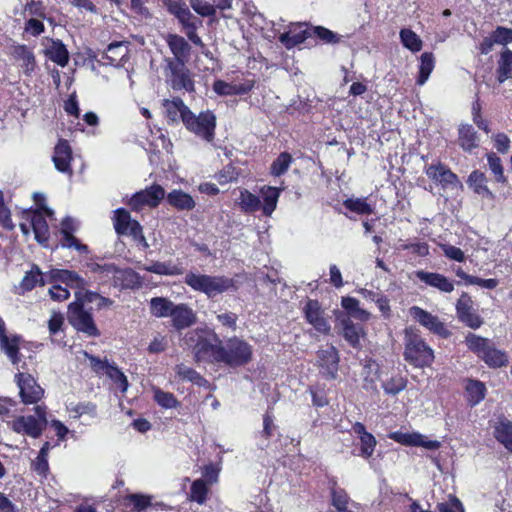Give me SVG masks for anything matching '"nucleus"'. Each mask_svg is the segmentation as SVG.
<instances>
[{
    "mask_svg": "<svg viewBox=\"0 0 512 512\" xmlns=\"http://www.w3.org/2000/svg\"><path fill=\"white\" fill-rule=\"evenodd\" d=\"M339 362V352L333 345L327 349L318 351V365L321 369V374L326 379L337 378Z\"/></svg>",
    "mask_w": 512,
    "mask_h": 512,
    "instance_id": "obj_19",
    "label": "nucleus"
},
{
    "mask_svg": "<svg viewBox=\"0 0 512 512\" xmlns=\"http://www.w3.org/2000/svg\"><path fill=\"white\" fill-rule=\"evenodd\" d=\"M61 236V241L55 246V248H58L59 246L62 248H73L82 254H87L89 252L88 246L81 243V241L76 238L73 233L65 232L61 234Z\"/></svg>",
    "mask_w": 512,
    "mask_h": 512,
    "instance_id": "obj_58",
    "label": "nucleus"
},
{
    "mask_svg": "<svg viewBox=\"0 0 512 512\" xmlns=\"http://www.w3.org/2000/svg\"><path fill=\"white\" fill-rule=\"evenodd\" d=\"M388 438L409 447H423L428 450H438L441 447L440 441L427 439L419 432L394 431L388 434Z\"/></svg>",
    "mask_w": 512,
    "mask_h": 512,
    "instance_id": "obj_17",
    "label": "nucleus"
},
{
    "mask_svg": "<svg viewBox=\"0 0 512 512\" xmlns=\"http://www.w3.org/2000/svg\"><path fill=\"white\" fill-rule=\"evenodd\" d=\"M209 491L210 485H208L203 479H196L191 484L188 499L191 502L203 505L208 499Z\"/></svg>",
    "mask_w": 512,
    "mask_h": 512,
    "instance_id": "obj_48",
    "label": "nucleus"
},
{
    "mask_svg": "<svg viewBox=\"0 0 512 512\" xmlns=\"http://www.w3.org/2000/svg\"><path fill=\"white\" fill-rule=\"evenodd\" d=\"M293 162V157L289 152H281L270 166V174L279 177L287 172Z\"/></svg>",
    "mask_w": 512,
    "mask_h": 512,
    "instance_id": "obj_57",
    "label": "nucleus"
},
{
    "mask_svg": "<svg viewBox=\"0 0 512 512\" xmlns=\"http://www.w3.org/2000/svg\"><path fill=\"white\" fill-rule=\"evenodd\" d=\"M435 67V57L432 52H424L420 56V64L416 83L424 85Z\"/></svg>",
    "mask_w": 512,
    "mask_h": 512,
    "instance_id": "obj_46",
    "label": "nucleus"
},
{
    "mask_svg": "<svg viewBox=\"0 0 512 512\" xmlns=\"http://www.w3.org/2000/svg\"><path fill=\"white\" fill-rule=\"evenodd\" d=\"M400 42L412 53L420 52L423 48V41L418 34L410 28H402L399 32Z\"/></svg>",
    "mask_w": 512,
    "mask_h": 512,
    "instance_id": "obj_44",
    "label": "nucleus"
},
{
    "mask_svg": "<svg viewBox=\"0 0 512 512\" xmlns=\"http://www.w3.org/2000/svg\"><path fill=\"white\" fill-rule=\"evenodd\" d=\"M45 54L52 62L61 67H65L69 62V52L61 40H53Z\"/></svg>",
    "mask_w": 512,
    "mask_h": 512,
    "instance_id": "obj_43",
    "label": "nucleus"
},
{
    "mask_svg": "<svg viewBox=\"0 0 512 512\" xmlns=\"http://www.w3.org/2000/svg\"><path fill=\"white\" fill-rule=\"evenodd\" d=\"M184 283L196 292L205 294L209 299L228 291L236 292L239 287L237 282L225 275H208L188 272L184 277Z\"/></svg>",
    "mask_w": 512,
    "mask_h": 512,
    "instance_id": "obj_3",
    "label": "nucleus"
},
{
    "mask_svg": "<svg viewBox=\"0 0 512 512\" xmlns=\"http://www.w3.org/2000/svg\"><path fill=\"white\" fill-rule=\"evenodd\" d=\"M27 219L30 220L35 240L44 248L49 247L50 231L44 214L40 209L27 210Z\"/></svg>",
    "mask_w": 512,
    "mask_h": 512,
    "instance_id": "obj_21",
    "label": "nucleus"
},
{
    "mask_svg": "<svg viewBox=\"0 0 512 512\" xmlns=\"http://www.w3.org/2000/svg\"><path fill=\"white\" fill-rule=\"evenodd\" d=\"M190 6L202 17H213L216 14V7L203 0H190Z\"/></svg>",
    "mask_w": 512,
    "mask_h": 512,
    "instance_id": "obj_63",
    "label": "nucleus"
},
{
    "mask_svg": "<svg viewBox=\"0 0 512 512\" xmlns=\"http://www.w3.org/2000/svg\"><path fill=\"white\" fill-rule=\"evenodd\" d=\"M303 312L306 321L311 324L316 331L323 335L330 333L331 326L324 317V312L318 300L309 299L303 308Z\"/></svg>",
    "mask_w": 512,
    "mask_h": 512,
    "instance_id": "obj_18",
    "label": "nucleus"
},
{
    "mask_svg": "<svg viewBox=\"0 0 512 512\" xmlns=\"http://www.w3.org/2000/svg\"><path fill=\"white\" fill-rule=\"evenodd\" d=\"M14 381L19 389V397L24 405H40L45 390L38 383L36 378L28 372H18L14 376Z\"/></svg>",
    "mask_w": 512,
    "mask_h": 512,
    "instance_id": "obj_11",
    "label": "nucleus"
},
{
    "mask_svg": "<svg viewBox=\"0 0 512 512\" xmlns=\"http://www.w3.org/2000/svg\"><path fill=\"white\" fill-rule=\"evenodd\" d=\"M330 496H331V505L336 508V510H344L347 508L350 502V497L344 488H341L337 485L336 482H333L330 487Z\"/></svg>",
    "mask_w": 512,
    "mask_h": 512,
    "instance_id": "obj_56",
    "label": "nucleus"
},
{
    "mask_svg": "<svg viewBox=\"0 0 512 512\" xmlns=\"http://www.w3.org/2000/svg\"><path fill=\"white\" fill-rule=\"evenodd\" d=\"M127 47L123 42H112L108 45L107 50L103 53V64L111 66H119L127 55Z\"/></svg>",
    "mask_w": 512,
    "mask_h": 512,
    "instance_id": "obj_38",
    "label": "nucleus"
},
{
    "mask_svg": "<svg viewBox=\"0 0 512 512\" xmlns=\"http://www.w3.org/2000/svg\"><path fill=\"white\" fill-rule=\"evenodd\" d=\"M167 69L169 70L167 82L174 91L185 90L188 93L195 92L193 74L187 68L186 63L167 61Z\"/></svg>",
    "mask_w": 512,
    "mask_h": 512,
    "instance_id": "obj_14",
    "label": "nucleus"
},
{
    "mask_svg": "<svg viewBox=\"0 0 512 512\" xmlns=\"http://www.w3.org/2000/svg\"><path fill=\"white\" fill-rule=\"evenodd\" d=\"M407 384L408 379L398 373L383 381L382 388L386 394L396 396L401 391L406 389Z\"/></svg>",
    "mask_w": 512,
    "mask_h": 512,
    "instance_id": "obj_53",
    "label": "nucleus"
},
{
    "mask_svg": "<svg viewBox=\"0 0 512 512\" xmlns=\"http://www.w3.org/2000/svg\"><path fill=\"white\" fill-rule=\"evenodd\" d=\"M352 429L359 438V456L364 459H369L373 456L377 440L375 436L366 430V427L361 422L353 424Z\"/></svg>",
    "mask_w": 512,
    "mask_h": 512,
    "instance_id": "obj_27",
    "label": "nucleus"
},
{
    "mask_svg": "<svg viewBox=\"0 0 512 512\" xmlns=\"http://www.w3.org/2000/svg\"><path fill=\"white\" fill-rule=\"evenodd\" d=\"M140 269L164 276H177L183 273V268L178 264H173L171 261H154L150 265H143Z\"/></svg>",
    "mask_w": 512,
    "mask_h": 512,
    "instance_id": "obj_41",
    "label": "nucleus"
},
{
    "mask_svg": "<svg viewBox=\"0 0 512 512\" xmlns=\"http://www.w3.org/2000/svg\"><path fill=\"white\" fill-rule=\"evenodd\" d=\"M240 172L238 168L232 164L224 166L216 175L215 178L220 185H225L238 180Z\"/></svg>",
    "mask_w": 512,
    "mask_h": 512,
    "instance_id": "obj_59",
    "label": "nucleus"
},
{
    "mask_svg": "<svg viewBox=\"0 0 512 512\" xmlns=\"http://www.w3.org/2000/svg\"><path fill=\"white\" fill-rule=\"evenodd\" d=\"M62 283L71 288L84 289L87 285L85 279H83L77 272L73 270L64 269L62 276Z\"/></svg>",
    "mask_w": 512,
    "mask_h": 512,
    "instance_id": "obj_60",
    "label": "nucleus"
},
{
    "mask_svg": "<svg viewBox=\"0 0 512 512\" xmlns=\"http://www.w3.org/2000/svg\"><path fill=\"white\" fill-rule=\"evenodd\" d=\"M415 277L426 286L437 289L442 293H452L454 291V282L447 276L438 272H428L425 270H417L414 272Z\"/></svg>",
    "mask_w": 512,
    "mask_h": 512,
    "instance_id": "obj_22",
    "label": "nucleus"
},
{
    "mask_svg": "<svg viewBox=\"0 0 512 512\" xmlns=\"http://www.w3.org/2000/svg\"><path fill=\"white\" fill-rule=\"evenodd\" d=\"M67 320L77 332L83 333L88 337H99L101 334L92 313L85 309L79 298L69 303L67 307Z\"/></svg>",
    "mask_w": 512,
    "mask_h": 512,
    "instance_id": "obj_8",
    "label": "nucleus"
},
{
    "mask_svg": "<svg viewBox=\"0 0 512 512\" xmlns=\"http://www.w3.org/2000/svg\"><path fill=\"white\" fill-rule=\"evenodd\" d=\"M464 389L466 392L467 402L471 407L476 406L483 401L487 394L485 383L473 378H467L465 380Z\"/></svg>",
    "mask_w": 512,
    "mask_h": 512,
    "instance_id": "obj_35",
    "label": "nucleus"
},
{
    "mask_svg": "<svg viewBox=\"0 0 512 512\" xmlns=\"http://www.w3.org/2000/svg\"><path fill=\"white\" fill-rule=\"evenodd\" d=\"M11 54L16 60L23 62V67H25L26 72L34 70L36 66L35 55L26 45H14Z\"/></svg>",
    "mask_w": 512,
    "mask_h": 512,
    "instance_id": "obj_49",
    "label": "nucleus"
},
{
    "mask_svg": "<svg viewBox=\"0 0 512 512\" xmlns=\"http://www.w3.org/2000/svg\"><path fill=\"white\" fill-rule=\"evenodd\" d=\"M114 287L120 289H138L142 286V278L131 268H119L115 265L112 276L110 278Z\"/></svg>",
    "mask_w": 512,
    "mask_h": 512,
    "instance_id": "obj_24",
    "label": "nucleus"
},
{
    "mask_svg": "<svg viewBox=\"0 0 512 512\" xmlns=\"http://www.w3.org/2000/svg\"><path fill=\"white\" fill-rule=\"evenodd\" d=\"M183 125L185 128L202 140L211 142L215 137L216 116L213 111L205 110L196 115L190 109L186 112V119Z\"/></svg>",
    "mask_w": 512,
    "mask_h": 512,
    "instance_id": "obj_9",
    "label": "nucleus"
},
{
    "mask_svg": "<svg viewBox=\"0 0 512 512\" xmlns=\"http://www.w3.org/2000/svg\"><path fill=\"white\" fill-rule=\"evenodd\" d=\"M174 303L164 297H153L150 300V312L153 316L162 318L171 315Z\"/></svg>",
    "mask_w": 512,
    "mask_h": 512,
    "instance_id": "obj_52",
    "label": "nucleus"
},
{
    "mask_svg": "<svg viewBox=\"0 0 512 512\" xmlns=\"http://www.w3.org/2000/svg\"><path fill=\"white\" fill-rule=\"evenodd\" d=\"M177 377L182 381H188L199 387H204L208 381L194 368L179 364L175 368Z\"/></svg>",
    "mask_w": 512,
    "mask_h": 512,
    "instance_id": "obj_45",
    "label": "nucleus"
},
{
    "mask_svg": "<svg viewBox=\"0 0 512 512\" xmlns=\"http://www.w3.org/2000/svg\"><path fill=\"white\" fill-rule=\"evenodd\" d=\"M23 338L18 334L8 335L6 331L0 334V349L7 356L12 365H18L22 360L20 353Z\"/></svg>",
    "mask_w": 512,
    "mask_h": 512,
    "instance_id": "obj_26",
    "label": "nucleus"
},
{
    "mask_svg": "<svg viewBox=\"0 0 512 512\" xmlns=\"http://www.w3.org/2000/svg\"><path fill=\"white\" fill-rule=\"evenodd\" d=\"M480 138L471 124H460L458 127V145L466 153H472L479 147Z\"/></svg>",
    "mask_w": 512,
    "mask_h": 512,
    "instance_id": "obj_32",
    "label": "nucleus"
},
{
    "mask_svg": "<svg viewBox=\"0 0 512 512\" xmlns=\"http://www.w3.org/2000/svg\"><path fill=\"white\" fill-rule=\"evenodd\" d=\"M253 357L252 346L243 339L236 336L226 340L222 345L219 364L230 368H238L247 365Z\"/></svg>",
    "mask_w": 512,
    "mask_h": 512,
    "instance_id": "obj_7",
    "label": "nucleus"
},
{
    "mask_svg": "<svg viewBox=\"0 0 512 512\" xmlns=\"http://www.w3.org/2000/svg\"><path fill=\"white\" fill-rule=\"evenodd\" d=\"M167 12L174 16L181 26L188 40L195 46L203 47L204 43L198 35L197 30L202 26L203 21L193 15L184 0H161Z\"/></svg>",
    "mask_w": 512,
    "mask_h": 512,
    "instance_id": "obj_4",
    "label": "nucleus"
},
{
    "mask_svg": "<svg viewBox=\"0 0 512 512\" xmlns=\"http://www.w3.org/2000/svg\"><path fill=\"white\" fill-rule=\"evenodd\" d=\"M96 404L92 402H71L67 406V410L74 413V417L78 418L84 414H94L96 412Z\"/></svg>",
    "mask_w": 512,
    "mask_h": 512,
    "instance_id": "obj_62",
    "label": "nucleus"
},
{
    "mask_svg": "<svg viewBox=\"0 0 512 512\" xmlns=\"http://www.w3.org/2000/svg\"><path fill=\"white\" fill-rule=\"evenodd\" d=\"M185 343L192 348L196 362L219 363L223 342L210 328H196L185 335Z\"/></svg>",
    "mask_w": 512,
    "mask_h": 512,
    "instance_id": "obj_1",
    "label": "nucleus"
},
{
    "mask_svg": "<svg viewBox=\"0 0 512 512\" xmlns=\"http://www.w3.org/2000/svg\"><path fill=\"white\" fill-rule=\"evenodd\" d=\"M341 306L348 314L346 317H354L359 320L368 319L369 313L366 310L360 308L359 300L354 297H342Z\"/></svg>",
    "mask_w": 512,
    "mask_h": 512,
    "instance_id": "obj_50",
    "label": "nucleus"
},
{
    "mask_svg": "<svg viewBox=\"0 0 512 512\" xmlns=\"http://www.w3.org/2000/svg\"><path fill=\"white\" fill-rule=\"evenodd\" d=\"M497 81L501 84L512 79V50L505 48L501 53L496 69Z\"/></svg>",
    "mask_w": 512,
    "mask_h": 512,
    "instance_id": "obj_39",
    "label": "nucleus"
},
{
    "mask_svg": "<svg viewBox=\"0 0 512 512\" xmlns=\"http://www.w3.org/2000/svg\"><path fill=\"white\" fill-rule=\"evenodd\" d=\"M343 206L358 215H370L374 213V208L366 201V198H348L343 201Z\"/></svg>",
    "mask_w": 512,
    "mask_h": 512,
    "instance_id": "obj_54",
    "label": "nucleus"
},
{
    "mask_svg": "<svg viewBox=\"0 0 512 512\" xmlns=\"http://www.w3.org/2000/svg\"><path fill=\"white\" fill-rule=\"evenodd\" d=\"M72 160L73 152L69 142L66 139H59L57 144L55 145L54 154L52 156V161L54 163L55 168L63 174L72 176Z\"/></svg>",
    "mask_w": 512,
    "mask_h": 512,
    "instance_id": "obj_20",
    "label": "nucleus"
},
{
    "mask_svg": "<svg viewBox=\"0 0 512 512\" xmlns=\"http://www.w3.org/2000/svg\"><path fill=\"white\" fill-rule=\"evenodd\" d=\"M164 108V116L168 125H176L181 120L184 123L186 112L189 113L190 108L184 103L180 97L172 99H164L162 101Z\"/></svg>",
    "mask_w": 512,
    "mask_h": 512,
    "instance_id": "obj_25",
    "label": "nucleus"
},
{
    "mask_svg": "<svg viewBox=\"0 0 512 512\" xmlns=\"http://www.w3.org/2000/svg\"><path fill=\"white\" fill-rule=\"evenodd\" d=\"M153 399L159 406L165 409L177 408L181 404L173 393L163 391L158 387L153 388Z\"/></svg>",
    "mask_w": 512,
    "mask_h": 512,
    "instance_id": "obj_55",
    "label": "nucleus"
},
{
    "mask_svg": "<svg viewBox=\"0 0 512 512\" xmlns=\"http://www.w3.org/2000/svg\"><path fill=\"white\" fill-rule=\"evenodd\" d=\"M455 275L464 280L466 285H477L486 289H495L499 281L496 278L483 279L466 273L461 267L455 270Z\"/></svg>",
    "mask_w": 512,
    "mask_h": 512,
    "instance_id": "obj_47",
    "label": "nucleus"
},
{
    "mask_svg": "<svg viewBox=\"0 0 512 512\" xmlns=\"http://www.w3.org/2000/svg\"><path fill=\"white\" fill-rule=\"evenodd\" d=\"M46 280L44 275L37 264H32L31 269L27 271L19 284V294L23 295L26 292L32 291L37 285L44 286Z\"/></svg>",
    "mask_w": 512,
    "mask_h": 512,
    "instance_id": "obj_34",
    "label": "nucleus"
},
{
    "mask_svg": "<svg viewBox=\"0 0 512 512\" xmlns=\"http://www.w3.org/2000/svg\"><path fill=\"white\" fill-rule=\"evenodd\" d=\"M47 414L48 408L45 404L37 405L34 407V414L15 416L7 421V426L17 434L37 439L48 425Z\"/></svg>",
    "mask_w": 512,
    "mask_h": 512,
    "instance_id": "obj_5",
    "label": "nucleus"
},
{
    "mask_svg": "<svg viewBox=\"0 0 512 512\" xmlns=\"http://www.w3.org/2000/svg\"><path fill=\"white\" fill-rule=\"evenodd\" d=\"M165 196V189L160 184L153 183L135 192L127 201V205L134 212H140L144 207L155 209L165 199Z\"/></svg>",
    "mask_w": 512,
    "mask_h": 512,
    "instance_id": "obj_12",
    "label": "nucleus"
},
{
    "mask_svg": "<svg viewBox=\"0 0 512 512\" xmlns=\"http://www.w3.org/2000/svg\"><path fill=\"white\" fill-rule=\"evenodd\" d=\"M404 360L414 368L423 369L432 366L435 360L433 348L414 327L404 330Z\"/></svg>",
    "mask_w": 512,
    "mask_h": 512,
    "instance_id": "obj_2",
    "label": "nucleus"
},
{
    "mask_svg": "<svg viewBox=\"0 0 512 512\" xmlns=\"http://www.w3.org/2000/svg\"><path fill=\"white\" fill-rule=\"evenodd\" d=\"M342 327V335L348 344L354 349H361L360 338L365 335L364 328L360 324H355L350 317L339 319Z\"/></svg>",
    "mask_w": 512,
    "mask_h": 512,
    "instance_id": "obj_30",
    "label": "nucleus"
},
{
    "mask_svg": "<svg viewBox=\"0 0 512 512\" xmlns=\"http://www.w3.org/2000/svg\"><path fill=\"white\" fill-rule=\"evenodd\" d=\"M112 221L114 230L119 236L130 235L135 240L141 241L147 245L141 224L139 221L132 219L127 209L118 208L114 210Z\"/></svg>",
    "mask_w": 512,
    "mask_h": 512,
    "instance_id": "obj_13",
    "label": "nucleus"
},
{
    "mask_svg": "<svg viewBox=\"0 0 512 512\" xmlns=\"http://www.w3.org/2000/svg\"><path fill=\"white\" fill-rule=\"evenodd\" d=\"M424 173L431 181L444 190L461 186L458 175L440 160L436 163L426 165L424 167Z\"/></svg>",
    "mask_w": 512,
    "mask_h": 512,
    "instance_id": "obj_15",
    "label": "nucleus"
},
{
    "mask_svg": "<svg viewBox=\"0 0 512 512\" xmlns=\"http://www.w3.org/2000/svg\"><path fill=\"white\" fill-rule=\"evenodd\" d=\"M170 317L172 318L173 326L177 330L188 328L196 323L197 317L192 308L187 304H175Z\"/></svg>",
    "mask_w": 512,
    "mask_h": 512,
    "instance_id": "obj_31",
    "label": "nucleus"
},
{
    "mask_svg": "<svg viewBox=\"0 0 512 512\" xmlns=\"http://www.w3.org/2000/svg\"><path fill=\"white\" fill-rule=\"evenodd\" d=\"M493 41L496 44L507 45L512 43V29L504 26H497L495 30L491 32Z\"/></svg>",
    "mask_w": 512,
    "mask_h": 512,
    "instance_id": "obj_64",
    "label": "nucleus"
},
{
    "mask_svg": "<svg viewBox=\"0 0 512 512\" xmlns=\"http://www.w3.org/2000/svg\"><path fill=\"white\" fill-rule=\"evenodd\" d=\"M166 42L174 56L167 61H178L179 63H186L188 61L191 47L184 37L178 34H168Z\"/></svg>",
    "mask_w": 512,
    "mask_h": 512,
    "instance_id": "obj_29",
    "label": "nucleus"
},
{
    "mask_svg": "<svg viewBox=\"0 0 512 512\" xmlns=\"http://www.w3.org/2000/svg\"><path fill=\"white\" fill-rule=\"evenodd\" d=\"M126 507H131V512H146L153 505L152 496L141 493L128 494L123 498Z\"/></svg>",
    "mask_w": 512,
    "mask_h": 512,
    "instance_id": "obj_42",
    "label": "nucleus"
},
{
    "mask_svg": "<svg viewBox=\"0 0 512 512\" xmlns=\"http://www.w3.org/2000/svg\"><path fill=\"white\" fill-rule=\"evenodd\" d=\"M466 345L490 368H501L508 365L509 360L505 351L499 350L488 338L468 333Z\"/></svg>",
    "mask_w": 512,
    "mask_h": 512,
    "instance_id": "obj_6",
    "label": "nucleus"
},
{
    "mask_svg": "<svg viewBox=\"0 0 512 512\" xmlns=\"http://www.w3.org/2000/svg\"><path fill=\"white\" fill-rule=\"evenodd\" d=\"M107 376L118 386L122 393H125L129 387V382L126 375L114 364L107 371Z\"/></svg>",
    "mask_w": 512,
    "mask_h": 512,
    "instance_id": "obj_61",
    "label": "nucleus"
},
{
    "mask_svg": "<svg viewBox=\"0 0 512 512\" xmlns=\"http://www.w3.org/2000/svg\"><path fill=\"white\" fill-rule=\"evenodd\" d=\"M494 437L508 451L512 452V421L504 416L500 417L494 427Z\"/></svg>",
    "mask_w": 512,
    "mask_h": 512,
    "instance_id": "obj_37",
    "label": "nucleus"
},
{
    "mask_svg": "<svg viewBox=\"0 0 512 512\" xmlns=\"http://www.w3.org/2000/svg\"><path fill=\"white\" fill-rule=\"evenodd\" d=\"M468 187L477 195L484 199L494 201L496 195L488 187V178L486 174L478 169L473 170L467 178Z\"/></svg>",
    "mask_w": 512,
    "mask_h": 512,
    "instance_id": "obj_28",
    "label": "nucleus"
},
{
    "mask_svg": "<svg viewBox=\"0 0 512 512\" xmlns=\"http://www.w3.org/2000/svg\"><path fill=\"white\" fill-rule=\"evenodd\" d=\"M409 314L414 321L418 322L431 333L443 339H447L451 336V331L447 328L446 324L441 321L438 316L433 315L427 310L419 306H412L409 308Z\"/></svg>",
    "mask_w": 512,
    "mask_h": 512,
    "instance_id": "obj_16",
    "label": "nucleus"
},
{
    "mask_svg": "<svg viewBox=\"0 0 512 512\" xmlns=\"http://www.w3.org/2000/svg\"><path fill=\"white\" fill-rule=\"evenodd\" d=\"M455 311L458 321L468 328L477 330L484 323L475 301L466 291H462L456 300Z\"/></svg>",
    "mask_w": 512,
    "mask_h": 512,
    "instance_id": "obj_10",
    "label": "nucleus"
},
{
    "mask_svg": "<svg viewBox=\"0 0 512 512\" xmlns=\"http://www.w3.org/2000/svg\"><path fill=\"white\" fill-rule=\"evenodd\" d=\"M165 200L169 206L177 211H191L196 206L193 197L181 189H173L167 193Z\"/></svg>",
    "mask_w": 512,
    "mask_h": 512,
    "instance_id": "obj_33",
    "label": "nucleus"
},
{
    "mask_svg": "<svg viewBox=\"0 0 512 512\" xmlns=\"http://www.w3.org/2000/svg\"><path fill=\"white\" fill-rule=\"evenodd\" d=\"M260 194L263 198V204H261L262 213L263 215L269 217L277 207L281 189L274 186L265 185L261 187Z\"/></svg>",
    "mask_w": 512,
    "mask_h": 512,
    "instance_id": "obj_36",
    "label": "nucleus"
},
{
    "mask_svg": "<svg viewBox=\"0 0 512 512\" xmlns=\"http://www.w3.org/2000/svg\"><path fill=\"white\" fill-rule=\"evenodd\" d=\"M311 30L305 23H292L287 32L280 34L279 41L286 49H292L312 37Z\"/></svg>",
    "mask_w": 512,
    "mask_h": 512,
    "instance_id": "obj_23",
    "label": "nucleus"
},
{
    "mask_svg": "<svg viewBox=\"0 0 512 512\" xmlns=\"http://www.w3.org/2000/svg\"><path fill=\"white\" fill-rule=\"evenodd\" d=\"M488 167L494 176L497 183L506 184L508 182L507 176L504 174V167L501 158L495 152H488L486 154Z\"/></svg>",
    "mask_w": 512,
    "mask_h": 512,
    "instance_id": "obj_51",
    "label": "nucleus"
},
{
    "mask_svg": "<svg viewBox=\"0 0 512 512\" xmlns=\"http://www.w3.org/2000/svg\"><path fill=\"white\" fill-rule=\"evenodd\" d=\"M237 205L243 213L252 214L261 209V200L259 196L243 188L240 190Z\"/></svg>",
    "mask_w": 512,
    "mask_h": 512,
    "instance_id": "obj_40",
    "label": "nucleus"
}]
</instances>
